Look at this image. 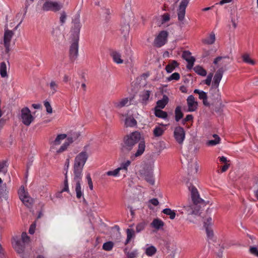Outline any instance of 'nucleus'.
<instances>
[{
	"label": "nucleus",
	"mask_w": 258,
	"mask_h": 258,
	"mask_svg": "<svg viewBox=\"0 0 258 258\" xmlns=\"http://www.w3.org/2000/svg\"><path fill=\"white\" fill-rule=\"evenodd\" d=\"M141 138L140 133L136 131L126 135L121 144V150L123 153L131 152L130 159L132 161L141 157L145 150V142L140 141Z\"/></svg>",
	"instance_id": "obj_1"
},
{
	"label": "nucleus",
	"mask_w": 258,
	"mask_h": 258,
	"mask_svg": "<svg viewBox=\"0 0 258 258\" xmlns=\"http://www.w3.org/2000/svg\"><path fill=\"white\" fill-rule=\"evenodd\" d=\"M88 158L86 151L80 153L75 158L73 166L74 178L72 181L73 186L75 188L76 197L80 199L84 196V190L82 188L81 183L82 178L83 167Z\"/></svg>",
	"instance_id": "obj_2"
},
{
	"label": "nucleus",
	"mask_w": 258,
	"mask_h": 258,
	"mask_svg": "<svg viewBox=\"0 0 258 258\" xmlns=\"http://www.w3.org/2000/svg\"><path fill=\"white\" fill-rule=\"evenodd\" d=\"M188 189L190 192L191 197L194 204L187 205L183 207V210L187 215L196 214L197 211H196V205L198 204L202 203L204 200L200 197L198 189L192 185L190 183H187Z\"/></svg>",
	"instance_id": "obj_3"
},
{
	"label": "nucleus",
	"mask_w": 258,
	"mask_h": 258,
	"mask_svg": "<svg viewBox=\"0 0 258 258\" xmlns=\"http://www.w3.org/2000/svg\"><path fill=\"white\" fill-rule=\"evenodd\" d=\"M110 55L114 62L117 64H121L124 62L128 61L127 58H130L132 55V51L130 47L124 48V54L122 56L121 53L116 50H112L110 52Z\"/></svg>",
	"instance_id": "obj_4"
},
{
	"label": "nucleus",
	"mask_w": 258,
	"mask_h": 258,
	"mask_svg": "<svg viewBox=\"0 0 258 258\" xmlns=\"http://www.w3.org/2000/svg\"><path fill=\"white\" fill-rule=\"evenodd\" d=\"M139 175L142 178L144 179L147 182L151 185L155 183L153 177V170L149 167H144L139 171Z\"/></svg>",
	"instance_id": "obj_5"
},
{
	"label": "nucleus",
	"mask_w": 258,
	"mask_h": 258,
	"mask_svg": "<svg viewBox=\"0 0 258 258\" xmlns=\"http://www.w3.org/2000/svg\"><path fill=\"white\" fill-rule=\"evenodd\" d=\"M34 117L31 114L30 110L27 107L21 110L20 119L26 126H29L34 120Z\"/></svg>",
	"instance_id": "obj_6"
},
{
	"label": "nucleus",
	"mask_w": 258,
	"mask_h": 258,
	"mask_svg": "<svg viewBox=\"0 0 258 258\" xmlns=\"http://www.w3.org/2000/svg\"><path fill=\"white\" fill-rule=\"evenodd\" d=\"M63 7V4L58 2L47 0L43 4L42 9L44 11L57 12Z\"/></svg>",
	"instance_id": "obj_7"
},
{
	"label": "nucleus",
	"mask_w": 258,
	"mask_h": 258,
	"mask_svg": "<svg viewBox=\"0 0 258 258\" xmlns=\"http://www.w3.org/2000/svg\"><path fill=\"white\" fill-rule=\"evenodd\" d=\"M79 17V15H77L73 20V26L72 29L73 39L79 40L80 31L81 28Z\"/></svg>",
	"instance_id": "obj_8"
},
{
	"label": "nucleus",
	"mask_w": 258,
	"mask_h": 258,
	"mask_svg": "<svg viewBox=\"0 0 258 258\" xmlns=\"http://www.w3.org/2000/svg\"><path fill=\"white\" fill-rule=\"evenodd\" d=\"M14 35V32L12 30H9L8 26H5L4 36V44L6 49V51L7 53L9 52L10 50V43Z\"/></svg>",
	"instance_id": "obj_9"
},
{
	"label": "nucleus",
	"mask_w": 258,
	"mask_h": 258,
	"mask_svg": "<svg viewBox=\"0 0 258 258\" xmlns=\"http://www.w3.org/2000/svg\"><path fill=\"white\" fill-rule=\"evenodd\" d=\"M168 33L166 31H161L155 38L154 45L157 47H161L167 42Z\"/></svg>",
	"instance_id": "obj_10"
},
{
	"label": "nucleus",
	"mask_w": 258,
	"mask_h": 258,
	"mask_svg": "<svg viewBox=\"0 0 258 258\" xmlns=\"http://www.w3.org/2000/svg\"><path fill=\"white\" fill-rule=\"evenodd\" d=\"M18 194L20 199L24 204L28 207L31 206L32 203V199L29 196L28 192L25 191L23 186L20 188Z\"/></svg>",
	"instance_id": "obj_11"
},
{
	"label": "nucleus",
	"mask_w": 258,
	"mask_h": 258,
	"mask_svg": "<svg viewBox=\"0 0 258 258\" xmlns=\"http://www.w3.org/2000/svg\"><path fill=\"white\" fill-rule=\"evenodd\" d=\"M12 243L16 252L21 255H23L25 250L26 244L22 242L21 239H19L18 237H13Z\"/></svg>",
	"instance_id": "obj_12"
},
{
	"label": "nucleus",
	"mask_w": 258,
	"mask_h": 258,
	"mask_svg": "<svg viewBox=\"0 0 258 258\" xmlns=\"http://www.w3.org/2000/svg\"><path fill=\"white\" fill-rule=\"evenodd\" d=\"M174 137L179 144H182L185 139V132L183 128L181 126L176 127L174 131Z\"/></svg>",
	"instance_id": "obj_13"
},
{
	"label": "nucleus",
	"mask_w": 258,
	"mask_h": 258,
	"mask_svg": "<svg viewBox=\"0 0 258 258\" xmlns=\"http://www.w3.org/2000/svg\"><path fill=\"white\" fill-rule=\"evenodd\" d=\"M190 0H181L177 10L178 19L179 21L184 20L185 14V10Z\"/></svg>",
	"instance_id": "obj_14"
},
{
	"label": "nucleus",
	"mask_w": 258,
	"mask_h": 258,
	"mask_svg": "<svg viewBox=\"0 0 258 258\" xmlns=\"http://www.w3.org/2000/svg\"><path fill=\"white\" fill-rule=\"evenodd\" d=\"M79 40L73 39L70 48V58L72 61L75 60L78 56Z\"/></svg>",
	"instance_id": "obj_15"
},
{
	"label": "nucleus",
	"mask_w": 258,
	"mask_h": 258,
	"mask_svg": "<svg viewBox=\"0 0 258 258\" xmlns=\"http://www.w3.org/2000/svg\"><path fill=\"white\" fill-rule=\"evenodd\" d=\"M186 101L188 106V111L193 112L197 109L198 103V102L195 100V98L193 95H189L187 97Z\"/></svg>",
	"instance_id": "obj_16"
},
{
	"label": "nucleus",
	"mask_w": 258,
	"mask_h": 258,
	"mask_svg": "<svg viewBox=\"0 0 258 258\" xmlns=\"http://www.w3.org/2000/svg\"><path fill=\"white\" fill-rule=\"evenodd\" d=\"M182 57L188 63L187 68L189 69L192 68L195 61V58L191 56V53L189 51H184Z\"/></svg>",
	"instance_id": "obj_17"
},
{
	"label": "nucleus",
	"mask_w": 258,
	"mask_h": 258,
	"mask_svg": "<svg viewBox=\"0 0 258 258\" xmlns=\"http://www.w3.org/2000/svg\"><path fill=\"white\" fill-rule=\"evenodd\" d=\"M113 104L114 108L120 109L124 106H129L131 103L128 98H124L113 101Z\"/></svg>",
	"instance_id": "obj_18"
},
{
	"label": "nucleus",
	"mask_w": 258,
	"mask_h": 258,
	"mask_svg": "<svg viewBox=\"0 0 258 258\" xmlns=\"http://www.w3.org/2000/svg\"><path fill=\"white\" fill-rule=\"evenodd\" d=\"M125 254V258H137L139 255L138 250L137 249L128 250L127 247L123 249Z\"/></svg>",
	"instance_id": "obj_19"
},
{
	"label": "nucleus",
	"mask_w": 258,
	"mask_h": 258,
	"mask_svg": "<svg viewBox=\"0 0 258 258\" xmlns=\"http://www.w3.org/2000/svg\"><path fill=\"white\" fill-rule=\"evenodd\" d=\"M222 71L221 69L218 70L215 74L212 86L218 87L220 81L222 79Z\"/></svg>",
	"instance_id": "obj_20"
},
{
	"label": "nucleus",
	"mask_w": 258,
	"mask_h": 258,
	"mask_svg": "<svg viewBox=\"0 0 258 258\" xmlns=\"http://www.w3.org/2000/svg\"><path fill=\"white\" fill-rule=\"evenodd\" d=\"M218 88V87L212 86L209 91L210 94H211L213 97V99L215 100H218L220 97L219 91Z\"/></svg>",
	"instance_id": "obj_21"
},
{
	"label": "nucleus",
	"mask_w": 258,
	"mask_h": 258,
	"mask_svg": "<svg viewBox=\"0 0 258 258\" xmlns=\"http://www.w3.org/2000/svg\"><path fill=\"white\" fill-rule=\"evenodd\" d=\"M168 101L169 98L168 96L164 95L163 98L157 102V106L156 108L158 107L161 109H163L168 103Z\"/></svg>",
	"instance_id": "obj_22"
},
{
	"label": "nucleus",
	"mask_w": 258,
	"mask_h": 258,
	"mask_svg": "<svg viewBox=\"0 0 258 258\" xmlns=\"http://www.w3.org/2000/svg\"><path fill=\"white\" fill-rule=\"evenodd\" d=\"M178 66L179 64L177 61L172 60L166 66L165 70L167 73H170L173 72Z\"/></svg>",
	"instance_id": "obj_23"
},
{
	"label": "nucleus",
	"mask_w": 258,
	"mask_h": 258,
	"mask_svg": "<svg viewBox=\"0 0 258 258\" xmlns=\"http://www.w3.org/2000/svg\"><path fill=\"white\" fill-rule=\"evenodd\" d=\"M151 225L152 227L155 228L157 230H159L162 228L164 226V222L159 219H155L153 220L151 223Z\"/></svg>",
	"instance_id": "obj_24"
},
{
	"label": "nucleus",
	"mask_w": 258,
	"mask_h": 258,
	"mask_svg": "<svg viewBox=\"0 0 258 258\" xmlns=\"http://www.w3.org/2000/svg\"><path fill=\"white\" fill-rule=\"evenodd\" d=\"M74 139L72 137H68L67 139V141L59 149L57 150L56 152L57 153H60L64 151L70 144L73 143L74 142Z\"/></svg>",
	"instance_id": "obj_25"
},
{
	"label": "nucleus",
	"mask_w": 258,
	"mask_h": 258,
	"mask_svg": "<svg viewBox=\"0 0 258 258\" xmlns=\"http://www.w3.org/2000/svg\"><path fill=\"white\" fill-rule=\"evenodd\" d=\"M165 131L163 126H156L153 130V135L155 137H159L161 136Z\"/></svg>",
	"instance_id": "obj_26"
},
{
	"label": "nucleus",
	"mask_w": 258,
	"mask_h": 258,
	"mask_svg": "<svg viewBox=\"0 0 258 258\" xmlns=\"http://www.w3.org/2000/svg\"><path fill=\"white\" fill-rule=\"evenodd\" d=\"M49 87L50 89V93L52 95H53L58 90V82L53 80L51 81L49 84Z\"/></svg>",
	"instance_id": "obj_27"
},
{
	"label": "nucleus",
	"mask_w": 258,
	"mask_h": 258,
	"mask_svg": "<svg viewBox=\"0 0 258 258\" xmlns=\"http://www.w3.org/2000/svg\"><path fill=\"white\" fill-rule=\"evenodd\" d=\"M215 39L214 33L211 32L209 37L203 40V42L207 44H212L215 42Z\"/></svg>",
	"instance_id": "obj_28"
},
{
	"label": "nucleus",
	"mask_w": 258,
	"mask_h": 258,
	"mask_svg": "<svg viewBox=\"0 0 258 258\" xmlns=\"http://www.w3.org/2000/svg\"><path fill=\"white\" fill-rule=\"evenodd\" d=\"M213 137L214 138V140H209L207 142V145L208 146H215L220 143V138L217 135L214 134Z\"/></svg>",
	"instance_id": "obj_29"
},
{
	"label": "nucleus",
	"mask_w": 258,
	"mask_h": 258,
	"mask_svg": "<svg viewBox=\"0 0 258 258\" xmlns=\"http://www.w3.org/2000/svg\"><path fill=\"white\" fill-rule=\"evenodd\" d=\"M137 123L136 120L132 116L126 117L125 120V124L127 126H135L137 125Z\"/></svg>",
	"instance_id": "obj_30"
},
{
	"label": "nucleus",
	"mask_w": 258,
	"mask_h": 258,
	"mask_svg": "<svg viewBox=\"0 0 258 258\" xmlns=\"http://www.w3.org/2000/svg\"><path fill=\"white\" fill-rule=\"evenodd\" d=\"M155 115L156 116L163 119L166 118L168 116L166 112L159 109H157L156 108L155 110Z\"/></svg>",
	"instance_id": "obj_31"
},
{
	"label": "nucleus",
	"mask_w": 258,
	"mask_h": 258,
	"mask_svg": "<svg viewBox=\"0 0 258 258\" xmlns=\"http://www.w3.org/2000/svg\"><path fill=\"white\" fill-rule=\"evenodd\" d=\"M150 95V92L148 90L144 91L141 95L142 102L146 104L147 101L149 100Z\"/></svg>",
	"instance_id": "obj_32"
},
{
	"label": "nucleus",
	"mask_w": 258,
	"mask_h": 258,
	"mask_svg": "<svg viewBox=\"0 0 258 258\" xmlns=\"http://www.w3.org/2000/svg\"><path fill=\"white\" fill-rule=\"evenodd\" d=\"M175 120L176 121H179V120L183 117V114L181 111V107L180 106H177L175 108Z\"/></svg>",
	"instance_id": "obj_33"
},
{
	"label": "nucleus",
	"mask_w": 258,
	"mask_h": 258,
	"mask_svg": "<svg viewBox=\"0 0 258 258\" xmlns=\"http://www.w3.org/2000/svg\"><path fill=\"white\" fill-rule=\"evenodd\" d=\"M0 74L3 78L7 76V66L5 62H2L0 65Z\"/></svg>",
	"instance_id": "obj_34"
},
{
	"label": "nucleus",
	"mask_w": 258,
	"mask_h": 258,
	"mask_svg": "<svg viewBox=\"0 0 258 258\" xmlns=\"http://www.w3.org/2000/svg\"><path fill=\"white\" fill-rule=\"evenodd\" d=\"M195 72L198 75L202 76H206L207 75V71L203 68L201 66H196L194 68Z\"/></svg>",
	"instance_id": "obj_35"
},
{
	"label": "nucleus",
	"mask_w": 258,
	"mask_h": 258,
	"mask_svg": "<svg viewBox=\"0 0 258 258\" xmlns=\"http://www.w3.org/2000/svg\"><path fill=\"white\" fill-rule=\"evenodd\" d=\"M242 57L243 61L244 62L251 64V65L255 64V61L253 60H252V59H251L249 54H248L247 53L244 54L242 56Z\"/></svg>",
	"instance_id": "obj_36"
},
{
	"label": "nucleus",
	"mask_w": 258,
	"mask_h": 258,
	"mask_svg": "<svg viewBox=\"0 0 258 258\" xmlns=\"http://www.w3.org/2000/svg\"><path fill=\"white\" fill-rule=\"evenodd\" d=\"M127 238L125 242V244H127L132 239V238L135 236V231L133 229H127L126 230Z\"/></svg>",
	"instance_id": "obj_37"
},
{
	"label": "nucleus",
	"mask_w": 258,
	"mask_h": 258,
	"mask_svg": "<svg viewBox=\"0 0 258 258\" xmlns=\"http://www.w3.org/2000/svg\"><path fill=\"white\" fill-rule=\"evenodd\" d=\"M67 137V135L66 134H60L58 135L55 140L53 142V144L54 145H58L60 144L62 140L66 139Z\"/></svg>",
	"instance_id": "obj_38"
},
{
	"label": "nucleus",
	"mask_w": 258,
	"mask_h": 258,
	"mask_svg": "<svg viewBox=\"0 0 258 258\" xmlns=\"http://www.w3.org/2000/svg\"><path fill=\"white\" fill-rule=\"evenodd\" d=\"M163 213L169 216L171 219H174L175 217V213L174 211L171 210L170 209L166 208L163 210Z\"/></svg>",
	"instance_id": "obj_39"
},
{
	"label": "nucleus",
	"mask_w": 258,
	"mask_h": 258,
	"mask_svg": "<svg viewBox=\"0 0 258 258\" xmlns=\"http://www.w3.org/2000/svg\"><path fill=\"white\" fill-rule=\"evenodd\" d=\"M156 248L154 246H150L146 249L145 253L149 256L153 255L156 252Z\"/></svg>",
	"instance_id": "obj_40"
},
{
	"label": "nucleus",
	"mask_w": 258,
	"mask_h": 258,
	"mask_svg": "<svg viewBox=\"0 0 258 258\" xmlns=\"http://www.w3.org/2000/svg\"><path fill=\"white\" fill-rule=\"evenodd\" d=\"M131 164V161L130 160H126V161L122 162L120 166L118 167V169H119V172H120V170H128V167L130 166Z\"/></svg>",
	"instance_id": "obj_41"
},
{
	"label": "nucleus",
	"mask_w": 258,
	"mask_h": 258,
	"mask_svg": "<svg viewBox=\"0 0 258 258\" xmlns=\"http://www.w3.org/2000/svg\"><path fill=\"white\" fill-rule=\"evenodd\" d=\"M207 223V222L205 223V229H206L207 236L209 239H212L214 236V232H213V230L211 229V227L206 226Z\"/></svg>",
	"instance_id": "obj_42"
},
{
	"label": "nucleus",
	"mask_w": 258,
	"mask_h": 258,
	"mask_svg": "<svg viewBox=\"0 0 258 258\" xmlns=\"http://www.w3.org/2000/svg\"><path fill=\"white\" fill-rule=\"evenodd\" d=\"M113 243L111 241L105 242L102 246L103 249L106 251H110L113 247Z\"/></svg>",
	"instance_id": "obj_43"
},
{
	"label": "nucleus",
	"mask_w": 258,
	"mask_h": 258,
	"mask_svg": "<svg viewBox=\"0 0 258 258\" xmlns=\"http://www.w3.org/2000/svg\"><path fill=\"white\" fill-rule=\"evenodd\" d=\"M120 31L124 36L128 35L130 31V26L128 24H125L120 28Z\"/></svg>",
	"instance_id": "obj_44"
},
{
	"label": "nucleus",
	"mask_w": 258,
	"mask_h": 258,
	"mask_svg": "<svg viewBox=\"0 0 258 258\" xmlns=\"http://www.w3.org/2000/svg\"><path fill=\"white\" fill-rule=\"evenodd\" d=\"M180 79V75L178 73H174L169 77L167 78L168 81H171L172 80L178 81Z\"/></svg>",
	"instance_id": "obj_45"
},
{
	"label": "nucleus",
	"mask_w": 258,
	"mask_h": 258,
	"mask_svg": "<svg viewBox=\"0 0 258 258\" xmlns=\"http://www.w3.org/2000/svg\"><path fill=\"white\" fill-rule=\"evenodd\" d=\"M64 191H67L68 192L70 191L67 173L66 174L65 179L64 180V187L61 189L59 194H61Z\"/></svg>",
	"instance_id": "obj_46"
},
{
	"label": "nucleus",
	"mask_w": 258,
	"mask_h": 258,
	"mask_svg": "<svg viewBox=\"0 0 258 258\" xmlns=\"http://www.w3.org/2000/svg\"><path fill=\"white\" fill-rule=\"evenodd\" d=\"M108 176H118L120 175L119 169L116 168L113 171H108L106 173Z\"/></svg>",
	"instance_id": "obj_47"
},
{
	"label": "nucleus",
	"mask_w": 258,
	"mask_h": 258,
	"mask_svg": "<svg viewBox=\"0 0 258 258\" xmlns=\"http://www.w3.org/2000/svg\"><path fill=\"white\" fill-rule=\"evenodd\" d=\"M146 225V223L145 222L139 223L136 226V232H140L143 230L145 229Z\"/></svg>",
	"instance_id": "obj_48"
},
{
	"label": "nucleus",
	"mask_w": 258,
	"mask_h": 258,
	"mask_svg": "<svg viewBox=\"0 0 258 258\" xmlns=\"http://www.w3.org/2000/svg\"><path fill=\"white\" fill-rule=\"evenodd\" d=\"M21 239L22 240H21L22 242L25 244L28 243L30 241V238L26 232H23L22 233Z\"/></svg>",
	"instance_id": "obj_49"
},
{
	"label": "nucleus",
	"mask_w": 258,
	"mask_h": 258,
	"mask_svg": "<svg viewBox=\"0 0 258 258\" xmlns=\"http://www.w3.org/2000/svg\"><path fill=\"white\" fill-rule=\"evenodd\" d=\"M249 252L251 254L258 257V249L256 247L251 246L249 248Z\"/></svg>",
	"instance_id": "obj_50"
},
{
	"label": "nucleus",
	"mask_w": 258,
	"mask_h": 258,
	"mask_svg": "<svg viewBox=\"0 0 258 258\" xmlns=\"http://www.w3.org/2000/svg\"><path fill=\"white\" fill-rule=\"evenodd\" d=\"M7 171L6 162L5 161L0 162V172L5 173Z\"/></svg>",
	"instance_id": "obj_51"
},
{
	"label": "nucleus",
	"mask_w": 258,
	"mask_h": 258,
	"mask_svg": "<svg viewBox=\"0 0 258 258\" xmlns=\"http://www.w3.org/2000/svg\"><path fill=\"white\" fill-rule=\"evenodd\" d=\"M213 76V73H210L208 75L207 79L204 81V83L208 86H210L211 83V81H212Z\"/></svg>",
	"instance_id": "obj_52"
},
{
	"label": "nucleus",
	"mask_w": 258,
	"mask_h": 258,
	"mask_svg": "<svg viewBox=\"0 0 258 258\" xmlns=\"http://www.w3.org/2000/svg\"><path fill=\"white\" fill-rule=\"evenodd\" d=\"M44 105L46 109V111L49 113H51L52 112V109L51 108V106L50 105V104L48 101H45L44 103Z\"/></svg>",
	"instance_id": "obj_53"
},
{
	"label": "nucleus",
	"mask_w": 258,
	"mask_h": 258,
	"mask_svg": "<svg viewBox=\"0 0 258 258\" xmlns=\"http://www.w3.org/2000/svg\"><path fill=\"white\" fill-rule=\"evenodd\" d=\"M199 98L200 99L202 100H206V99H208V96L205 92L202 91L199 95Z\"/></svg>",
	"instance_id": "obj_54"
},
{
	"label": "nucleus",
	"mask_w": 258,
	"mask_h": 258,
	"mask_svg": "<svg viewBox=\"0 0 258 258\" xmlns=\"http://www.w3.org/2000/svg\"><path fill=\"white\" fill-rule=\"evenodd\" d=\"M67 18V16L65 12H62L60 14V22L61 24H63L65 22Z\"/></svg>",
	"instance_id": "obj_55"
},
{
	"label": "nucleus",
	"mask_w": 258,
	"mask_h": 258,
	"mask_svg": "<svg viewBox=\"0 0 258 258\" xmlns=\"http://www.w3.org/2000/svg\"><path fill=\"white\" fill-rule=\"evenodd\" d=\"M204 227H205V223L207 222L206 226H208L209 227H211L212 225V219L211 217L208 218L206 220L204 221Z\"/></svg>",
	"instance_id": "obj_56"
},
{
	"label": "nucleus",
	"mask_w": 258,
	"mask_h": 258,
	"mask_svg": "<svg viewBox=\"0 0 258 258\" xmlns=\"http://www.w3.org/2000/svg\"><path fill=\"white\" fill-rule=\"evenodd\" d=\"M229 166H230V164L229 163H226V164H225L223 166H221V172H224L226 170H227V169L229 167Z\"/></svg>",
	"instance_id": "obj_57"
},
{
	"label": "nucleus",
	"mask_w": 258,
	"mask_h": 258,
	"mask_svg": "<svg viewBox=\"0 0 258 258\" xmlns=\"http://www.w3.org/2000/svg\"><path fill=\"white\" fill-rule=\"evenodd\" d=\"M229 58L228 56H224V57H222V56H218L217 57H216L214 61H213V63L215 64H217L219 61H220L223 58Z\"/></svg>",
	"instance_id": "obj_58"
},
{
	"label": "nucleus",
	"mask_w": 258,
	"mask_h": 258,
	"mask_svg": "<svg viewBox=\"0 0 258 258\" xmlns=\"http://www.w3.org/2000/svg\"><path fill=\"white\" fill-rule=\"evenodd\" d=\"M35 227L36 224L35 223L32 224L30 227L29 233L31 234H33L35 232Z\"/></svg>",
	"instance_id": "obj_59"
},
{
	"label": "nucleus",
	"mask_w": 258,
	"mask_h": 258,
	"mask_svg": "<svg viewBox=\"0 0 258 258\" xmlns=\"http://www.w3.org/2000/svg\"><path fill=\"white\" fill-rule=\"evenodd\" d=\"M170 19V16L168 14H165L162 16V22H166L169 21Z\"/></svg>",
	"instance_id": "obj_60"
},
{
	"label": "nucleus",
	"mask_w": 258,
	"mask_h": 258,
	"mask_svg": "<svg viewBox=\"0 0 258 258\" xmlns=\"http://www.w3.org/2000/svg\"><path fill=\"white\" fill-rule=\"evenodd\" d=\"M149 203L152 204L155 206H157L159 204L158 200L156 198H153L149 201Z\"/></svg>",
	"instance_id": "obj_61"
},
{
	"label": "nucleus",
	"mask_w": 258,
	"mask_h": 258,
	"mask_svg": "<svg viewBox=\"0 0 258 258\" xmlns=\"http://www.w3.org/2000/svg\"><path fill=\"white\" fill-rule=\"evenodd\" d=\"M192 119H193V116L191 114H188L186 116L185 118L183 120V121L184 122L192 120Z\"/></svg>",
	"instance_id": "obj_62"
},
{
	"label": "nucleus",
	"mask_w": 258,
	"mask_h": 258,
	"mask_svg": "<svg viewBox=\"0 0 258 258\" xmlns=\"http://www.w3.org/2000/svg\"><path fill=\"white\" fill-rule=\"evenodd\" d=\"M232 1V0H221L219 3H216V5H223L225 4L229 3Z\"/></svg>",
	"instance_id": "obj_63"
},
{
	"label": "nucleus",
	"mask_w": 258,
	"mask_h": 258,
	"mask_svg": "<svg viewBox=\"0 0 258 258\" xmlns=\"http://www.w3.org/2000/svg\"><path fill=\"white\" fill-rule=\"evenodd\" d=\"M218 159L220 160V161L222 163H224L225 164H226V163H227L228 161L227 158L224 156L219 157Z\"/></svg>",
	"instance_id": "obj_64"
}]
</instances>
